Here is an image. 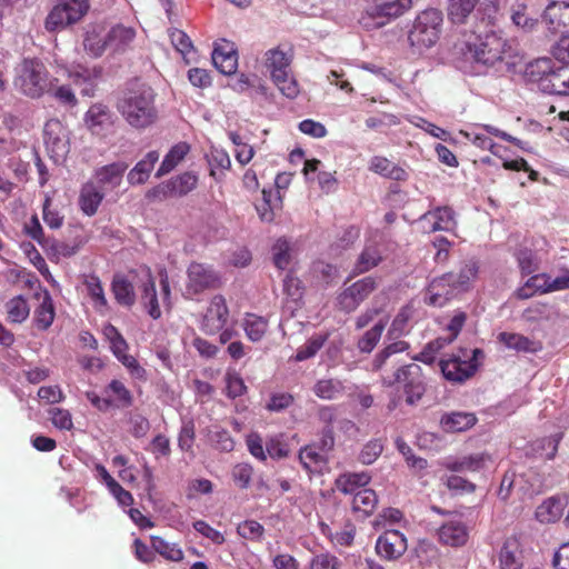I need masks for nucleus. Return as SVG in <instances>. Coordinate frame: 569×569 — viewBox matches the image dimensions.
Instances as JSON below:
<instances>
[{"label":"nucleus","instance_id":"a211bd4d","mask_svg":"<svg viewBox=\"0 0 569 569\" xmlns=\"http://www.w3.org/2000/svg\"><path fill=\"white\" fill-rule=\"evenodd\" d=\"M36 297L40 300V303L34 309L33 323L39 330L46 331L51 327L56 317L53 300L47 289L36 293Z\"/></svg>","mask_w":569,"mask_h":569},{"label":"nucleus","instance_id":"09e8293b","mask_svg":"<svg viewBox=\"0 0 569 569\" xmlns=\"http://www.w3.org/2000/svg\"><path fill=\"white\" fill-rule=\"evenodd\" d=\"M268 322L264 318L256 315H247L243 320V330L252 342L260 341L266 335Z\"/></svg>","mask_w":569,"mask_h":569},{"label":"nucleus","instance_id":"4c0bfd02","mask_svg":"<svg viewBox=\"0 0 569 569\" xmlns=\"http://www.w3.org/2000/svg\"><path fill=\"white\" fill-rule=\"evenodd\" d=\"M501 569H521L522 563L519 558V543L516 539H507L499 553Z\"/></svg>","mask_w":569,"mask_h":569},{"label":"nucleus","instance_id":"7ed1b4c3","mask_svg":"<svg viewBox=\"0 0 569 569\" xmlns=\"http://www.w3.org/2000/svg\"><path fill=\"white\" fill-rule=\"evenodd\" d=\"M478 273L475 261L465 262L458 272H447L435 278L428 286L425 296L427 305L442 307L449 300L470 289Z\"/></svg>","mask_w":569,"mask_h":569},{"label":"nucleus","instance_id":"f03ea898","mask_svg":"<svg viewBox=\"0 0 569 569\" xmlns=\"http://www.w3.org/2000/svg\"><path fill=\"white\" fill-rule=\"evenodd\" d=\"M469 53L477 64L485 68H507L517 63L518 51L513 42L500 33L490 32L468 44Z\"/></svg>","mask_w":569,"mask_h":569},{"label":"nucleus","instance_id":"052dcab7","mask_svg":"<svg viewBox=\"0 0 569 569\" xmlns=\"http://www.w3.org/2000/svg\"><path fill=\"white\" fill-rule=\"evenodd\" d=\"M224 381L226 393L231 399L242 396L247 390L243 379L234 371H228Z\"/></svg>","mask_w":569,"mask_h":569},{"label":"nucleus","instance_id":"6ab92c4d","mask_svg":"<svg viewBox=\"0 0 569 569\" xmlns=\"http://www.w3.org/2000/svg\"><path fill=\"white\" fill-rule=\"evenodd\" d=\"M542 91L549 94H569V64L553 67L548 80L542 82Z\"/></svg>","mask_w":569,"mask_h":569},{"label":"nucleus","instance_id":"2eb2a0df","mask_svg":"<svg viewBox=\"0 0 569 569\" xmlns=\"http://www.w3.org/2000/svg\"><path fill=\"white\" fill-rule=\"evenodd\" d=\"M439 365L443 377L452 382H463L472 377L477 370L475 362L462 361L458 357L441 360Z\"/></svg>","mask_w":569,"mask_h":569},{"label":"nucleus","instance_id":"c03bdc74","mask_svg":"<svg viewBox=\"0 0 569 569\" xmlns=\"http://www.w3.org/2000/svg\"><path fill=\"white\" fill-rule=\"evenodd\" d=\"M478 0H448V17L456 23H465L473 11Z\"/></svg>","mask_w":569,"mask_h":569},{"label":"nucleus","instance_id":"2f4dec72","mask_svg":"<svg viewBox=\"0 0 569 569\" xmlns=\"http://www.w3.org/2000/svg\"><path fill=\"white\" fill-rule=\"evenodd\" d=\"M190 147L186 142H179L174 144L162 160L159 169L156 172V177L160 178L172 171L188 154Z\"/></svg>","mask_w":569,"mask_h":569},{"label":"nucleus","instance_id":"0e129e2a","mask_svg":"<svg viewBox=\"0 0 569 569\" xmlns=\"http://www.w3.org/2000/svg\"><path fill=\"white\" fill-rule=\"evenodd\" d=\"M84 50L92 57L98 58L102 56L108 46L106 39L101 40L96 31H88L83 40Z\"/></svg>","mask_w":569,"mask_h":569},{"label":"nucleus","instance_id":"37998d69","mask_svg":"<svg viewBox=\"0 0 569 569\" xmlns=\"http://www.w3.org/2000/svg\"><path fill=\"white\" fill-rule=\"evenodd\" d=\"M388 323V318H380L375 326L367 330L363 336L358 340V349L361 352L370 353L379 342L382 332Z\"/></svg>","mask_w":569,"mask_h":569},{"label":"nucleus","instance_id":"3c124183","mask_svg":"<svg viewBox=\"0 0 569 569\" xmlns=\"http://www.w3.org/2000/svg\"><path fill=\"white\" fill-rule=\"evenodd\" d=\"M560 439V435L539 439L531 445V450L536 456L548 460L553 459L557 453Z\"/></svg>","mask_w":569,"mask_h":569},{"label":"nucleus","instance_id":"4d7b16f0","mask_svg":"<svg viewBox=\"0 0 569 569\" xmlns=\"http://www.w3.org/2000/svg\"><path fill=\"white\" fill-rule=\"evenodd\" d=\"M327 338H328L327 335L312 336L303 347L298 349V351L295 356V360L296 361H305V360L316 356V353L325 345Z\"/></svg>","mask_w":569,"mask_h":569},{"label":"nucleus","instance_id":"9b49d317","mask_svg":"<svg viewBox=\"0 0 569 569\" xmlns=\"http://www.w3.org/2000/svg\"><path fill=\"white\" fill-rule=\"evenodd\" d=\"M376 289L377 281L372 277L353 282L338 296L339 308L345 312L355 311Z\"/></svg>","mask_w":569,"mask_h":569},{"label":"nucleus","instance_id":"0eeeda50","mask_svg":"<svg viewBox=\"0 0 569 569\" xmlns=\"http://www.w3.org/2000/svg\"><path fill=\"white\" fill-rule=\"evenodd\" d=\"M412 0H393L369 6L359 22L368 30L378 29L410 9Z\"/></svg>","mask_w":569,"mask_h":569},{"label":"nucleus","instance_id":"8fccbe9b","mask_svg":"<svg viewBox=\"0 0 569 569\" xmlns=\"http://www.w3.org/2000/svg\"><path fill=\"white\" fill-rule=\"evenodd\" d=\"M169 181L170 189L173 197H183L192 191L198 182V178L192 172H184L177 176Z\"/></svg>","mask_w":569,"mask_h":569},{"label":"nucleus","instance_id":"9d476101","mask_svg":"<svg viewBox=\"0 0 569 569\" xmlns=\"http://www.w3.org/2000/svg\"><path fill=\"white\" fill-rule=\"evenodd\" d=\"M44 144L54 162L64 160L70 151L69 132L57 119H51L44 124Z\"/></svg>","mask_w":569,"mask_h":569},{"label":"nucleus","instance_id":"13d9d810","mask_svg":"<svg viewBox=\"0 0 569 569\" xmlns=\"http://www.w3.org/2000/svg\"><path fill=\"white\" fill-rule=\"evenodd\" d=\"M207 158L211 176H216L217 170H228L231 166L229 154L222 149H211Z\"/></svg>","mask_w":569,"mask_h":569},{"label":"nucleus","instance_id":"ea45409f","mask_svg":"<svg viewBox=\"0 0 569 569\" xmlns=\"http://www.w3.org/2000/svg\"><path fill=\"white\" fill-rule=\"evenodd\" d=\"M550 286V276L547 273H539L531 276L526 283L517 290V297L520 299H528L536 292L547 293L550 292L547 287Z\"/></svg>","mask_w":569,"mask_h":569},{"label":"nucleus","instance_id":"cd10ccee","mask_svg":"<svg viewBox=\"0 0 569 569\" xmlns=\"http://www.w3.org/2000/svg\"><path fill=\"white\" fill-rule=\"evenodd\" d=\"M477 422V418L471 412L453 411L441 417L442 428L450 432L465 431Z\"/></svg>","mask_w":569,"mask_h":569},{"label":"nucleus","instance_id":"393cba45","mask_svg":"<svg viewBox=\"0 0 569 569\" xmlns=\"http://www.w3.org/2000/svg\"><path fill=\"white\" fill-rule=\"evenodd\" d=\"M426 219H433L432 224L426 227L427 233L436 231H452L457 226L455 212L449 207H438L435 210L428 211Z\"/></svg>","mask_w":569,"mask_h":569},{"label":"nucleus","instance_id":"f8f14e48","mask_svg":"<svg viewBox=\"0 0 569 569\" xmlns=\"http://www.w3.org/2000/svg\"><path fill=\"white\" fill-rule=\"evenodd\" d=\"M229 309L226 299L217 295L214 296L203 316L201 330L206 335H216L220 332L228 322Z\"/></svg>","mask_w":569,"mask_h":569},{"label":"nucleus","instance_id":"4be33fe9","mask_svg":"<svg viewBox=\"0 0 569 569\" xmlns=\"http://www.w3.org/2000/svg\"><path fill=\"white\" fill-rule=\"evenodd\" d=\"M104 198V192L93 182L82 186L79 194V206L82 212L89 217L96 214Z\"/></svg>","mask_w":569,"mask_h":569},{"label":"nucleus","instance_id":"f3484780","mask_svg":"<svg viewBox=\"0 0 569 569\" xmlns=\"http://www.w3.org/2000/svg\"><path fill=\"white\" fill-rule=\"evenodd\" d=\"M266 58V68L270 72L271 78L277 77L279 74H284V72H289L291 70L290 66L292 62L293 53L290 48H281L277 47L268 50L264 53Z\"/></svg>","mask_w":569,"mask_h":569},{"label":"nucleus","instance_id":"7c9ffc66","mask_svg":"<svg viewBox=\"0 0 569 569\" xmlns=\"http://www.w3.org/2000/svg\"><path fill=\"white\" fill-rule=\"evenodd\" d=\"M103 393L111 398L110 407L117 409H124L132 405L133 397L129 389L119 381L112 380L106 388Z\"/></svg>","mask_w":569,"mask_h":569},{"label":"nucleus","instance_id":"bf43d9fd","mask_svg":"<svg viewBox=\"0 0 569 569\" xmlns=\"http://www.w3.org/2000/svg\"><path fill=\"white\" fill-rule=\"evenodd\" d=\"M553 315V310L549 305L535 303L523 311V319L528 322H539L549 320Z\"/></svg>","mask_w":569,"mask_h":569},{"label":"nucleus","instance_id":"a18cd8bd","mask_svg":"<svg viewBox=\"0 0 569 569\" xmlns=\"http://www.w3.org/2000/svg\"><path fill=\"white\" fill-rule=\"evenodd\" d=\"M281 202L279 191L262 190V201L256 204V210L262 221L271 222L274 218V208Z\"/></svg>","mask_w":569,"mask_h":569},{"label":"nucleus","instance_id":"58836bf2","mask_svg":"<svg viewBox=\"0 0 569 569\" xmlns=\"http://www.w3.org/2000/svg\"><path fill=\"white\" fill-rule=\"evenodd\" d=\"M563 503L561 499L549 498L545 500L536 510V518L542 523L555 522L562 516Z\"/></svg>","mask_w":569,"mask_h":569},{"label":"nucleus","instance_id":"e433bc0d","mask_svg":"<svg viewBox=\"0 0 569 569\" xmlns=\"http://www.w3.org/2000/svg\"><path fill=\"white\" fill-rule=\"evenodd\" d=\"M141 301L147 309L148 315L157 320L161 317V310L158 302V296L156 290V283L153 278L148 274L147 281L142 287Z\"/></svg>","mask_w":569,"mask_h":569},{"label":"nucleus","instance_id":"b1692460","mask_svg":"<svg viewBox=\"0 0 569 569\" xmlns=\"http://www.w3.org/2000/svg\"><path fill=\"white\" fill-rule=\"evenodd\" d=\"M158 160V151H149L144 158L138 161L136 166L129 171L127 176L128 182L131 186L144 183L149 179L150 173Z\"/></svg>","mask_w":569,"mask_h":569},{"label":"nucleus","instance_id":"412c9836","mask_svg":"<svg viewBox=\"0 0 569 569\" xmlns=\"http://www.w3.org/2000/svg\"><path fill=\"white\" fill-rule=\"evenodd\" d=\"M498 340L508 349L518 352L535 353L542 350V343L540 341L530 339L520 333L500 332L498 336Z\"/></svg>","mask_w":569,"mask_h":569},{"label":"nucleus","instance_id":"864d4df0","mask_svg":"<svg viewBox=\"0 0 569 569\" xmlns=\"http://www.w3.org/2000/svg\"><path fill=\"white\" fill-rule=\"evenodd\" d=\"M272 258L274 266L284 270L291 262V246L284 238L278 239L272 246Z\"/></svg>","mask_w":569,"mask_h":569},{"label":"nucleus","instance_id":"473e14b6","mask_svg":"<svg viewBox=\"0 0 569 569\" xmlns=\"http://www.w3.org/2000/svg\"><path fill=\"white\" fill-rule=\"evenodd\" d=\"M313 393L323 400H335L345 393V385L339 379H320L313 388Z\"/></svg>","mask_w":569,"mask_h":569},{"label":"nucleus","instance_id":"aec40b11","mask_svg":"<svg viewBox=\"0 0 569 569\" xmlns=\"http://www.w3.org/2000/svg\"><path fill=\"white\" fill-rule=\"evenodd\" d=\"M214 67L223 74H232L238 67L237 52L232 44L226 42L217 46L211 54Z\"/></svg>","mask_w":569,"mask_h":569},{"label":"nucleus","instance_id":"338daca9","mask_svg":"<svg viewBox=\"0 0 569 569\" xmlns=\"http://www.w3.org/2000/svg\"><path fill=\"white\" fill-rule=\"evenodd\" d=\"M237 532L244 539L260 540L263 536L264 528L256 520H246L239 523Z\"/></svg>","mask_w":569,"mask_h":569},{"label":"nucleus","instance_id":"e2e57ef3","mask_svg":"<svg viewBox=\"0 0 569 569\" xmlns=\"http://www.w3.org/2000/svg\"><path fill=\"white\" fill-rule=\"evenodd\" d=\"M52 425L60 429L70 431L73 428L72 416L69 410L62 408H51L49 411Z\"/></svg>","mask_w":569,"mask_h":569},{"label":"nucleus","instance_id":"f257e3e1","mask_svg":"<svg viewBox=\"0 0 569 569\" xmlns=\"http://www.w3.org/2000/svg\"><path fill=\"white\" fill-rule=\"evenodd\" d=\"M156 93L146 83H133L119 97L117 110L126 122L138 130L152 126L158 119Z\"/></svg>","mask_w":569,"mask_h":569},{"label":"nucleus","instance_id":"a19ab883","mask_svg":"<svg viewBox=\"0 0 569 569\" xmlns=\"http://www.w3.org/2000/svg\"><path fill=\"white\" fill-rule=\"evenodd\" d=\"M6 312L11 323H22L30 315V307L23 296H16L7 301Z\"/></svg>","mask_w":569,"mask_h":569},{"label":"nucleus","instance_id":"72a5a7b5","mask_svg":"<svg viewBox=\"0 0 569 569\" xmlns=\"http://www.w3.org/2000/svg\"><path fill=\"white\" fill-rule=\"evenodd\" d=\"M370 481V476L366 472L343 473L336 480L337 489L345 495H352L362 489Z\"/></svg>","mask_w":569,"mask_h":569},{"label":"nucleus","instance_id":"5701e85b","mask_svg":"<svg viewBox=\"0 0 569 569\" xmlns=\"http://www.w3.org/2000/svg\"><path fill=\"white\" fill-rule=\"evenodd\" d=\"M439 540L448 546H463L468 540V530L461 521H448L438 531Z\"/></svg>","mask_w":569,"mask_h":569},{"label":"nucleus","instance_id":"6e6d98bb","mask_svg":"<svg viewBox=\"0 0 569 569\" xmlns=\"http://www.w3.org/2000/svg\"><path fill=\"white\" fill-rule=\"evenodd\" d=\"M271 79L284 97L295 99L299 94V84L291 70L289 72H284V74H279V78L273 77Z\"/></svg>","mask_w":569,"mask_h":569},{"label":"nucleus","instance_id":"5fc2aeb1","mask_svg":"<svg viewBox=\"0 0 569 569\" xmlns=\"http://www.w3.org/2000/svg\"><path fill=\"white\" fill-rule=\"evenodd\" d=\"M152 548L171 561H181L183 559L182 550L176 543H169L160 537H152Z\"/></svg>","mask_w":569,"mask_h":569},{"label":"nucleus","instance_id":"ddd939ff","mask_svg":"<svg viewBox=\"0 0 569 569\" xmlns=\"http://www.w3.org/2000/svg\"><path fill=\"white\" fill-rule=\"evenodd\" d=\"M407 550V539L398 530H389L381 535L376 542L379 556L392 560L401 557Z\"/></svg>","mask_w":569,"mask_h":569},{"label":"nucleus","instance_id":"c756f323","mask_svg":"<svg viewBox=\"0 0 569 569\" xmlns=\"http://www.w3.org/2000/svg\"><path fill=\"white\" fill-rule=\"evenodd\" d=\"M136 32L132 28L117 24L110 29L106 37L108 49L112 51H122L134 39Z\"/></svg>","mask_w":569,"mask_h":569},{"label":"nucleus","instance_id":"774afa93","mask_svg":"<svg viewBox=\"0 0 569 569\" xmlns=\"http://www.w3.org/2000/svg\"><path fill=\"white\" fill-rule=\"evenodd\" d=\"M383 450V445L380 440H371L366 443L359 455V460L363 465L373 463Z\"/></svg>","mask_w":569,"mask_h":569},{"label":"nucleus","instance_id":"f704fd0d","mask_svg":"<svg viewBox=\"0 0 569 569\" xmlns=\"http://www.w3.org/2000/svg\"><path fill=\"white\" fill-rule=\"evenodd\" d=\"M83 283L96 310L104 312L108 309V300L100 279L94 274H89Z\"/></svg>","mask_w":569,"mask_h":569},{"label":"nucleus","instance_id":"bb28decb","mask_svg":"<svg viewBox=\"0 0 569 569\" xmlns=\"http://www.w3.org/2000/svg\"><path fill=\"white\" fill-rule=\"evenodd\" d=\"M84 121L91 132L100 133L111 124V112L107 106L96 103L86 112Z\"/></svg>","mask_w":569,"mask_h":569},{"label":"nucleus","instance_id":"c9c22d12","mask_svg":"<svg viewBox=\"0 0 569 569\" xmlns=\"http://www.w3.org/2000/svg\"><path fill=\"white\" fill-rule=\"evenodd\" d=\"M378 498L376 492L369 488L359 489L355 492L352 498V510L355 512L362 513V516H369L376 509Z\"/></svg>","mask_w":569,"mask_h":569},{"label":"nucleus","instance_id":"20e7f679","mask_svg":"<svg viewBox=\"0 0 569 569\" xmlns=\"http://www.w3.org/2000/svg\"><path fill=\"white\" fill-rule=\"evenodd\" d=\"M14 72V88L29 98H40L50 87L48 70L38 59H23Z\"/></svg>","mask_w":569,"mask_h":569},{"label":"nucleus","instance_id":"423d86ee","mask_svg":"<svg viewBox=\"0 0 569 569\" xmlns=\"http://www.w3.org/2000/svg\"><path fill=\"white\" fill-rule=\"evenodd\" d=\"M381 379L382 383L388 387L395 383L402 385L406 402L411 406L416 405L426 391L422 369L417 363L402 366L391 375H381Z\"/></svg>","mask_w":569,"mask_h":569},{"label":"nucleus","instance_id":"6e6552de","mask_svg":"<svg viewBox=\"0 0 569 569\" xmlns=\"http://www.w3.org/2000/svg\"><path fill=\"white\" fill-rule=\"evenodd\" d=\"M89 10V0H60L46 18V29L57 31L81 20Z\"/></svg>","mask_w":569,"mask_h":569},{"label":"nucleus","instance_id":"680f3d73","mask_svg":"<svg viewBox=\"0 0 569 569\" xmlns=\"http://www.w3.org/2000/svg\"><path fill=\"white\" fill-rule=\"evenodd\" d=\"M299 459L308 470H312L325 462L323 456L313 446L302 448L299 453Z\"/></svg>","mask_w":569,"mask_h":569},{"label":"nucleus","instance_id":"de8ad7c7","mask_svg":"<svg viewBox=\"0 0 569 569\" xmlns=\"http://www.w3.org/2000/svg\"><path fill=\"white\" fill-rule=\"evenodd\" d=\"M381 259L382 257L377 246H366L355 264V271L357 273H365L378 266Z\"/></svg>","mask_w":569,"mask_h":569},{"label":"nucleus","instance_id":"603ef678","mask_svg":"<svg viewBox=\"0 0 569 569\" xmlns=\"http://www.w3.org/2000/svg\"><path fill=\"white\" fill-rule=\"evenodd\" d=\"M208 439L210 443L220 451L230 452L234 448V440L229 431L217 426L208 430Z\"/></svg>","mask_w":569,"mask_h":569},{"label":"nucleus","instance_id":"4468645a","mask_svg":"<svg viewBox=\"0 0 569 569\" xmlns=\"http://www.w3.org/2000/svg\"><path fill=\"white\" fill-rule=\"evenodd\" d=\"M128 169V163L124 161L112 162L94 170L93 177L96 184L99 189L104 191L114 190L118 188L123 179V174Z\"/></svg>","mask_w":569,"mask_h":569},{"label":"nucleus","instance_id":"39448f33","mask_svg":"<svg viewBox=\"0 0 569 569\" xmlns=\"http://www.w3.org/2000/svg\"><path fill=\"white\" fill-rule=\"evenodd\" d=\"M443 17L438 9H427L420 12L408 33V40L417 51L433 47L440 38Z\"/></svg>","mask_w":569,"mask_h":569},{"label":"nucleus","instance_id":"c85d7f7f","mask_svg":"<svg viewBox=\"0 0 569 569\" xmlns=\"http://www.w3.org/2000/svg\"><path fill=\"white\" fill-rule=\"evenodd\" d=\"M490 457L485 453H475L453 461H447L446 468L452 472H477L480 471Z\"/></svg>","mask_w":569,"mask_h":569},{"label":"nucleus","instance_id":"1a4fd4ad","mask_svg":"<svg viewBox=\"0 0 569 569\" xmlns=\"http://www.w3.org/2000/svg\"><path fill=\"white\" fill-rule=\"evenodd\" d=\"M221 286L220 274L211 267L200 262H192L187 270V297L202 293L206 290L217 289Z\"/></svg>","mask_w":569,"mask_h":569},{"label":"nucleus","instance_id":"69168bd1","mask_svg":"<svg viewBox=\"0 0 569 569\" xmlns=\"http://www.w3.org/2000/svg\"><path fill=\"white\" fill-rule=\"evenodd\" d=\"M172 46L182 56H186L193 50V44L190 37L180 29H171L169 32Z\"/></svg>","mask_w":569,"mask_h":569},{"label":"nucleus","instance_id":"a878e982","mask_svg":"<svg viewBox=\"0 0 569 569\" xmlns=\"http://www.w3.org/2000/svg\"><path fill=\"white\" fill-rule=\"evenodd\" d=\"M555 62L550 58H540L529 62L525 70L527 80L531 83L538 84L542 91V82L548 80L555 67Z\"/></svg>","mask_w":569,"mask_h":569},{"label":"nucleus","instance_id":"49530a36","mask_svg":"<svg viewBox=\"0 0 569 569\" xmlns=\"http://www.w3.org/2000/svg\"><path fill=\"white\" fill-rule=\"evenodd\" d=\"M370 170L393 180H402L406 177V171L402 168L383 157H373L370 161Z\"/></svg>","mask_w":569,"mask_h":569},{"label":"nucleus","instance_id":"dca6fc26","mask_svg":"<svg viewBox=\"0 0 569 569\" xmlns=\"http://www.w3.org/2000/svg\"><path fill=\"white\" fill-rule=\"evenodd\" d=\"M543 20L552 32L565 33L569 28V2L555 1L548 4Z\"/></svg>","mask_w":569,"mask_h":569},{"label":"nucleus","instance_id":"79ce46f5","mask_svg":"<svg viewBox=\"0 0 569 569\" xmlns=\"http://www.w3.org/2000/svg\"><path fill=\"white\" fill-rule=\"evenodd\" d=\"M112 292L118 303L131 307L136 301L132 283L122 276H116L112 281Z\"/></svg>","mask_w":569,"mask_h":569}]
</instances>
